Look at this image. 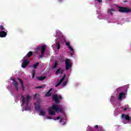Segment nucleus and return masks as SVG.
<instances>
[{"instance_id": "9", "label": "nucleus", "mask_w": 131, "mask_h": 131, "mask_svg": "<svg viewBox=\"0 0 131 131\" xmlns=\"http://www.w3.org/2000/svg\"><path fill=\"white\" fill-rule=\"evenodd\" d=\"M121 118L122 119H124L125 120H126L127 121H129L130 120V117H129V115H125L124 114H122L121 115Z\"/></svg>"}, {"instance_id": "19", "label": "nucleus", "mask_w": 131, "mask_h": 131, "mask_svg": "<svg viewBox=\"0 0 131 131\" xmlns=\"http://www.w3.org/2000/svg\"><path fill=\"white\" fill-rule=\"evenodd\" d=\"M52 91H53V89H51L48 92H47V93L45 94V96H46V97H50V96L52 95L51 93Z\"/></svg>"}, {"instance_id": "6", "label": "nucleus", "mask_w": 131, "mask_h": 131, "mask_svg": "<svg viewBox=\"0 0 131 131\" xmlns=\"http://www.w3.org/2000/svg\"><path fill=\"white\" fill-rule=\"evenodd\" d=\"M29 63H30V61L28 59L24 60L21 64L22 68H26V67L29 65Z\"/></svg>"}, {"instance_id": "27", "label": "nucleus", "mask_w": 131, "mask_h": 131, "mask_svg": "<svg viewBox=\"0 0 131 131\" xmlns=\"http://www.w3.org/2000/svg\"><path fill=\"white\" fill-rule=\"evenodd\" d=\"M42 88H43V86H39L35 87V89H42Z\"/></svg>"}, {"instance_id": "35", "label": "nucleus", "mask_w": 131, "mask_h": 131, "mask_svg": "<svg viewBox=\"0 0 131 131\" xmlns=\"http://www.w3.org/2000/svg\"><path fill=\"white\" fill-rule=\"evenodd\" d=\"M52 68L53 69H56V68H57V66L54 65Z\"/></svg>"}, {"instance_id": "18", "label": "nucleus", "mask_w": 131, "mask_h": 131, "mask_svg": "<svg viewBox=\"0 0 131 131\" xmlns=\"http://www.w3.org/2000/svg\"><path fill=\"white\" fill-rule=\"evenodd\" d=\"M33 54V52H32V51H30L27 55L26 56H25L24 57V59H25V58H26V57H28V58H30V57L32 56V55Z\"/></svg>"}, {"instance_id": "11", "label": "nucleus", "mask_w": 131, "mask_h": 131, "mask_svg": "<svg viewBox=\"0 0 131 131\" xmlns=\"http://www.w3.org/2000/svg\"><path fill=\"white\" fill-rule=\"evenodd\" d=\"M66 77V75L64 74L63 77L60 79V80L56 84L55 88H58L63 81H64V79H65V78Z\"/></svg>"}, {"instance_id": "7", "label": "nucleus", "mask_w": 131, "mask_h": 131, "mask_svg": "<svg viewBox=\"0 0 131 131\" xmlns=\"http://www.w3.org/2000/svg\"><path fill=\"white\" fill-rule=\"evenodd\" d=\"M10 80H12V81H13L12 82V84L14 85V86L15 87V90H16V92H18L19 88L18 87V82H17V81H16V80H15L13 78H11Z\"/></svg>"}, {"instance_id": "14", "label": "nucleus", "mask_w": 131, "mask_h": 131, "mask_svg": "<svg viewBox=\"0 0 131 131\" xmlns=\"http://www.w3.org/2000/svg\"><path fill=\"white\" fill-rule=\"evenodd\" d=\"M18 80L19 81V83L20 84L23 91H24L25 90V86H24V83L23 82V81L19 78H17Z\"/></svg>"}, {"instance_id": "39", "label": "nucleus", "mask_w": 131, "mask_h": 131, "mask_svg": "<svg viewBox=\"0 0 131 131\" xmlns=\"http://www.w3.org/2000/svg\"><path fill=\"white\" fill-rule=\"evenodd\" d=\"M58 32H56V34H58Z\"/></svg>"}, {"instance_id": "37", "label": "nucleus", "mask_w": 131, "mask_h": 131, "mask_svg": "<svg viewBox=\"0 0 131 131\" xmlns=\"http://www.w3.org/2000/svg\"><path fill=\"white\" fill-rule=\"evenodd\" d=\"M48 119H52V117H47Z\"/></svg>"}, {"instance_id": "40", "label": "nucleus", "mask_w": 131, "mask_h": 131, "mask_svg": "<svg viewBox=\"0 0 131 131\" xmlns=\"http://www.w3.org/2000/svg\"><path fill=\"white\" fill-rule=\"evenodd\" d=\"M36 53H38V51H36Z\"/></svg>"}, {"instance_id": "30", "label": "nucleus", "mask_w": 131, "mask_h": 131, "mask_svg": "<svg viewBox=\"0 0 131 131\" xmlns=\"http://www.w3.org/2000/svg\"><path fill=\"white\" fill-rule=\"evenodd\" d=\"M127 111L128 112L131 111V108H129V107H127Z\"/></svg>"}, {"instance_id": "32", "label": "nucleus", "mask_w": 131, "mask_h": 131, "mask_svg": "<svg viewBox=\"0 0 131 131\" xmlns=\"http://www.w3.org/2000/svg\"><path fill=\"white\" fill-rule=\"evenodd\" d=\"M59 119H60V116H57V118L54 119V120H59Z\"/></svg>"}, {"instance_id": "43", "label": "nucleus", "mask_w": 131, "mask_h": 131, "mask_svg": "<svg viewBox=\"0 0 131 131\" xmlns=\"http://www.w3.org/2000/svg\"><path fill=\"white\" fill-rule=\"evenodd\" d=\"M63 124H65V123H63Z\"/></svg>"}, {"instance_id": "33", "label": "nucleus", "mask_w": 131, "mask_h": 131, "mask_svg": "<svg viewBox=\"0 0 131 131\" xmlns=\"http://www.w3.org/2000/svg\"><path fill=\"white\" fill-rule=\"evenodd\" d=\"M37 97V95H36V94H35L34 95V99H36Z\"/></svg>"}, {"instance_id": "15", "label": "nucleus", "mask_w": 131, "mask_h": 131, "mask_svg": "<svg viewBox=\"0 0 131 131\" xmlns=\"http://www.w3.org/2000/svg\"><path fill=\"white\" fill-rule=\"evenodd\" d=\"M29 100H31V97L29 96H27L26 101V108H27L28 107V105H29Z\"/></svg>"}, {"instance_id": "5", "label": "nucleus", "mask_w": 131, "mask_h": 131, "mask_svg": "<svg viewBox=\"0 0 131 131\" xmlns=\"http://www.w3.org/2000/svg\"><path fill=\"white\" fill-rule=\"evenodd\" d=\"M66 64V71H68L71 67H72V64H71V62H70V59L67 58L65 60Z\"/></svg>"}, {"instance_id": "1", "label": "nucleus", "mask_w": 131, "mask_h": 131, "mask_svg": "<svg viewBox=\"0 0 131 131\" xmlns=\"http://www.w3.org/2000/svg\"><path fill=\"white\" fill-rule=\"evenodd\" d=\"M49 115H56V112L57 113H64V110L63 107H61L60 105H52L49 108H48Z\"/></svg>"}, {"instance_id": "29", "label": "nucleus", "mask_w": 131, "mask_h": 131, "mask_svg": "<svg viewBox=\"0 0 131 131\" xmlns=\"http://www.w3.org/2000/svg\"><path fill=\"white\" fill-rule=\"evenodd\" d=\"M66 84H67V81L63 82V83L62 84V86H65V85H66Z\"/></svg>"}, {"instance_id": "24", "label": "nucleus", "mask_w": 131, "mask_h": 131, "mask_svg": "<svg viewBox=\"0 0 131 131\" xmlns=\"http://www.w3.org/2000/svg\"><path fill=\"white\" fill-rule=\"evenodd\" d=\"M39 111L40 112V115H41L42 116H45V115H46V112H43L41 110H40V111Z\"/></svg>"}, {"instance_id": "4", "label": "nucleus", "mask_w": 131, "mask_h": 131, "mask_svg": "<svg viewBox=\"0 0 131 131\" xmlns=\"http://www.w3.org/2000/svg\"><path fill=\"white\" fill-rule=\"evenodd\" d=\"M59 99H62V96H61V95L58 96L55 94L53 95V101H55V104H59V103H60Z\"/></svg>"}, {"instance_id": "12", "label": "nucleus", "mask_w": 131, "mask_h": 131, "mask_svg": "<svg viewBox=\"0 0 131 131\" xmlns=\"http://www.w3.org/2000/svg\"><path fill=\"white\" fill-rule=\"evenodd\" d=\"M63 72H64V71L63 69H62L61 68H59L55 72V74L56 75H58V74H60L62 75L63 74Z\"/></svg>"}, {"instance_id": "21", "label": "nucleus", "mask_w": 131, "mask_h": 131, "mask_svg": "<svg viewBox=\"0 0 131 131\" xmlns=\"http://www.w3.org/2000/svg\"><path fill=\"white\" fill-rule=\"evenodd\" d=\"M56 47H57V50H60V48H61V42L58 41L56 43Z\"/></svg>"}, {"instance_id": "38", "label": "nucleus", "mask_w": 131, "mask_h": 131, "mask_svg": "<svg viewBox=\"0 0 131 131\" xmlns=\"http://www.w3.org/2000/svg\"><path fill=\"white\" fill-rule=\"evenodd\" d=\"M63 121V119H61L59 121L60 122H62Z\"/></svg>"}, {"instance_id": "25", "label": "nucleus", "mask_w": 131, "mask_h": 131, "mask_svg": "<svg viewBox=\"0 0 131 131\" xmlns=\"http://www.w3.org/2000/svg\"><path fill=\"white\" fill-rule=\"evenodd\" d=\"M21 98H22V104H23V105H24V104H25V97H24V96H22Z\"/></svg>"}, {"instance_id": "10", "label": "nucleus", "mask_w": 131, "mask_h": 131, "mask_svg": "<svg viewBox=\"0 0 131 131\" xmlns=\"http://www.w3.org/2000/svg\"><path fill=\"white\" fill-rule=\"evenodd\" d=\"M64 42L66 43V46L68 47V49L70 50V51H71V52H73V53L74 52V50L72 47H71V46H70V42H67L66 40H64Z\"/></svg>"}, {"instance_id": "3", "label": "nucleus", "mask_w": 131, "mask_h": 131, "mask_svg": "<svg viewBox=\"0 0 131 131\" xmlns=\"http://www.w3.org/2000/svg\"><path fill=\"white\" fill-rule=\"evenodd\" d=\"M117 8H118V11L120 13H126V14H128V13H130L131 12V9L127 7H120L117 6Z\"/></svg>"}, {"instance_id": "17", "label": "nucleus", "mask_w": 131, "mask_h": 131, "mask_svg": "<svg viewBox=\"0 0 131 131\" xmlns=\"http://www.w3.org/2000/svg\"><path fill=\"white\" fill-rule=\"evenodd\" d=\"M114 12H115V9L113 8L108 9L107 10V13L112 15H113V13H114Z\"/></svg>"}, {"instance_id": "16", "label": "nucleus", "mask_w": 131, "mask_h": 131, "mask_svg": "<svg viewBox=\"0 0 131 131\" xmlns=\"http://www.w3.org/2000/svg\"><path fill=\"white\" fill-rule=\"evenodd\" d=\"M7 36V32L4 31L0 32V37H6Z\"/></svg>"}, {"instance_id": "8", "label": "nucleus", "mask_w": 131, "mask_h": 131, "mask_svg": "<svg viewBox=\"0 0 131 131\" xmlns=\"http://www.w3.org/2000/svg\"><path fill=\"white\" fill-rule=\"evenodd\" d=\"M94 128L96 129L98 128V131H105L104 129H103V127L102 126H99L98 125H96L94 126ZM90 131H94V128H92V127H89Z\"/></svg>"}, {"instance_id": "23", "label": "nucleus", "mask_w": 131, "mask_h": 131, "mask_svg": "<svg viewBox=\"0 0 131 131\" xmlns=\"http://www.w3.org/2000/svg\"><path fill=\"white\" fill-rule=\"evenodd\" d=\"M39 65V63L36 62L35 64H33L32 67H33L34 69H36L37 68V67Z\"/></svg>"}, {"instance_id": "20", "label": "nucleus", "mask_w": 131, "mask_h": 131, "mask_svg": "<svg viewBox=\"0 0 131 131\" xmlns=\"http://www.w3.org/2000/svg\"><path fill=\"white\" fill-rule=\"evenodd\" d=\"M46 78V76H40L37 77V79H38L40 81H42V80H45V79Z\"/></svg>"}, {"instance_id": "2", "label": "nucleus", "mask_w": 131, "mask_h": 131, "mask_svg": "<svg viewBox=\"0 0 131 131\" xmlns=\"http://www.w3.org/2000/svg\"><path fill=\"white\" fill-rule=\"evenodd\" d=\"M46 49H47V45H40L36 48V50L40 51L41 54L39 55V59L42 58L45 56L46 53Z\"/></svg>"}, {"instance_id": "28", "label": "nucleus", "mask_w": 131, "mask_h": 131, "mask_svg": "<svg viewBox=\"0 0 131 131\" xmlns=\"http://www.w3.org/2000/svg\"><path fill=\"white\" fill-rule=\"evenodd\" d=\"M0 29H1V30H5V28H4L3 26H0Z\"/></svg>"}, {"instance_id": "22", "label": "nucleus", "mask_w": 131, "mask_h": 131, "mask_svg": "<svg viewBox=\"0 0 131 131\" xmlns=\"http://www.w3.org/2000/svg\"><path fill=\"white\" fill-rule=\"evenodd\" d=\"M35 110H37V111H40V105H39V104L36 105V103H35Z\"/></svg>"}, {"instance_id": "41", "label": "nucleus", "mask_w": 131, "mask_h": 131, "mask_svg": "<svg viewBox=\"0 0 131 131\" xmlns=\"http://www.w3.org/2000/svg\"><path fill=\"white\" fill-rule=\"evenodd\" d=\"M30 110V107H29V110Z\"/></svg>"}, {"instance_id": "26", "label": "nucleus", "mask_w": 131, "mask_h": 131, "mask_svg": "<svg viewBox=\"0 0 131 131\" xmlns=\"http://www.w3.org/2000/svg\"><path fill=\"white\" fill-rule=\"evenodd\" d=\"M32 78H34V76H35V70H33L32 71Z\"/></svg>"}, {"instance_id": "31", "label": "nucleus", "mask_w": 131, "mask_h": 131, "mask_svg": "<svg viewBox=\"0 0 131 131\" xmlns=\"http://www.w3.org/2000/svg\"><path fill=\"white\" fill-rule=\"evenodd\" d=\"M54 66H58V61H56L55 63H54Z\"/></svg>"}, {"instance_id": "36", "label": "nucleus", "mask_w": 131, "mask_h": 131, "mask_svg": "<svg viewBox=\"0 0 131 131\" xmlns=\"http://www.w3.org/2000/svg\"><path fill=\"white\" fill-rule=\"evenodd\" d=\"M124 111H127V107L124 108Z\"/></svg>"}, {"instance_id": "13", "label": "nucleus", "mask_w": 131, "mask_h": 131, "mask_svg": "<svg viewBox=\"0 0 131 131\" xmlns=\"http://www.w3.org/2000/svg\"><path fill=\"white\" fill-rule=\"evenodd\" d=\"M125 97V93L123 92H121L119 94V96L118 97V100H122L123 98H124Z\"/></svg>"}, {"instance_id": "34", "label": "nucleus", "mask_w": 131, "mask_h": 131, "mask_svg": "<svg viewBox=\"0 0 131 131\" xmlns=\"http://www.w3.org/2000/svg\"><path fill=\"white\" fill-rule=\"evenodd\" d=\"M96 1H97V2H98V3H101L103 2L102 0H96Z\"/></svg>"}, {"instance_id": "42", "label": "nucleus", "mask_w": 131, "mask_h": 131, "mask_svg": "<svg viewBox=\"0 0 131 131\" xmlns=\"http://www.w3.org/2000/svg\"><path fill=\"white\" fill-rule=\"evenodd\" d=\"M108 1H111L112 0H108Z\"/></svg>"}]
</instances>
